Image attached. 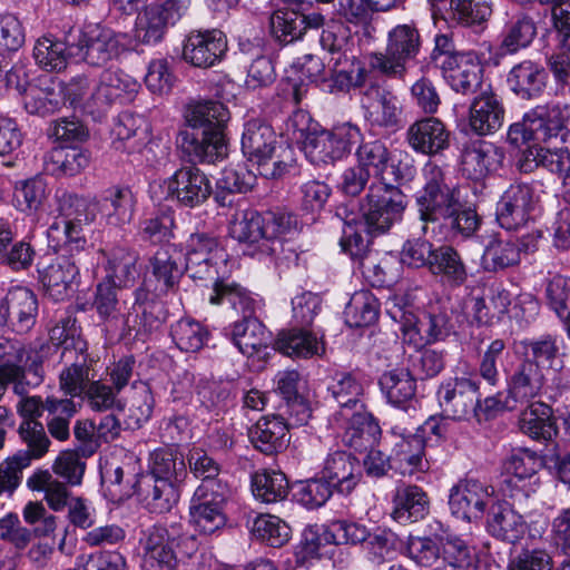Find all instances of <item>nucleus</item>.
I'll list each match as a JSON object with an SVG mask.
<instances>
[{"instance_id":"e2e57ef3","label":"nucleus","mask_w":570,"mask_h":570,"mask_svg":"<svg viewBox=\"0 0 570 570\" xmlns=\"http://www.w3.org/2000/svg\"><path fill=\"white\" fill-rule=\"evenodd\" d=\"M47 412L49 419L47 429L50 435L58 441H66L70 436V420L76 413V405L71 399L47 397Z\"/></svg>"},{"instance_id":"864d4df0","label":"nucleus","mask_w":570,"mask_h":570,"mask_svg":"<svg viewBox=\"0 0 570 570\" xmlns=\"http://www.w3.org/2000/svg\"><path fill=\"white\" fill-rule=\"evenodd\" d=\"M328 544H335V538L330 527H307L303 531L302 540L295 549V563L304 567L313 560H318L322 556L321 549Z\"/></svg>"},{"instance_id":"4d7b16f0","label":"nucleus","mask_w":570,"mask_h":570,"mask_svg":"<svg viewBox=\"0 0 570 570\" xmlns=\"http://www.w3.org/2000/svg\"><path fill=\"white\" fill-rule=\"evenodd\" d=\"M327 391L342 409V415H344L343 411L352 410L354 412L363 409L360 400L363 386L352 373H336Z\"/></svg>"},{"instance_id":"5701e85b","label":"nucleus","mask_w":570,"mask_h":570,"mask_svg":"<svg viewBox=\"0 0 570 570\" xmlns=\"http://www.w3.org/2000/svg\"><path fill=\"white\" fill-rule=\"evenodd\" d=\"M227 50L225 35L217 29L191 32L184 45V59L195 67L208 68L222 59Z\"/></svg>"},{"instance_id":"5fc2aeb1","label":"nucleus","mask_w":570,"mask_h":570,"mask_svg":"<svg viewBox=\"0 0 570 570\" xmlns=\"http://www.w3.org/2000/svg\"><path fill=\"white\" fill-rule=\"evenodd\" d=\"M27 484L33 491H43L45 499L53 511L63 510L73 498L67 484L55 479L48 470L36 471Z\"/></svg>"},{"instance_id":"79ce46f5","label":"nucleus","mask_w":570,"mask_h":570,"mask_svg":"<svg viewBox=\"0 0 570 570\" xmlns=\"http://www.w3.org/2000/svg\"><path fill=\"white\" fill-rule=\"evenodd\" d=\"M379 385L386 401L397 407H404L413 400L416 392V380L404 367L383 372L379 379Z\"/></svg>"},{"instance_id":"a878e982","label":"nucleus","mask_w":570,"mask_h":570,"mask_svg":"<svg viewBox=\"0 0 570 570\" xmlns=\"http://www.w3.org/2000/svg\"><path fill=\"white\" fill-rule=\"evenodd\" d=\"M124 289L108 282H99L96 287L92 306L102 323L112 331L129 327Z\"/></svg>"},{"instance_id":"423d86ee","label":"nucleus","mask_w":570,"mask_h":570,"mask_svg":"<svg viewBox=\"0 0 570 570\" xmlns=\"http://www.w3.org/2000/svg\"><path fill=\"white\" fill-rule=\"evenodd\" d=\"M448 43L445 36L436 37L435 48L431 53V62L440 68L449 86L458 94L478 95L485 89L483 83V66L472 52H452L441 50Z\"/></svg>"},{"instance_id":"680f3d73","label":"nucleus","mask_w":570,"mask_h":570,"mask_svg":"<svg viewBox=\"0 0 570 570\" xmlns=\"http://www.w3.org/2000/svg\"><path fill=\"white\" fill-rule=\"evenodd\" d=\"M380 433L381 429L373 417L356 410L345 431L344 442L355 450H366L376 442Z\"/></svg>"},{"instance_id":"69168bd1","label":"nucleus","mask_w":570,"mask_h":570,"mask_svg":"<svg viewBox=\"0 0 570 570\" xmlns=\"http://www.w3.org/2000/svg\"><path fill=\"white\" fill-rule=\"evenodd\" d=\"M417 333L425 343L444 341L453 331L451 316L446 309L431 306L424 312L416 323Z\"/></svg>"},{"instance_id":"c756f323","label":"nucleus","mask_w":570,"mask_h":570,"mask_svg":"<svg viewBox=\"0 0 570 570\" xmlns=\"http://www.w3.org/2000/svg\"><path fill=\"white\" fill-rule=\"evenodd\" d=\"M548 73L538 61L524 59L510 69L507 83L520 99L531 100L540 97L546 89Z\"/></svg>"},{"instance_id":"37998d69","label":"nucleus","mask_w":570,"mask_h":570,"mask_svg":"<svg viewBox=\"0 0 570 570\" xmlns=\"http://www.w3.org/2000/svg\"><path fill=\"white\" fill-rule=\"evenodd\" d=\"M519 425L533 440L549 441L558 432L552 409L542 402H533L522 411Z\"/></svg>"},{"instance_id":"7ed1b4c3","label":"nucleus","mask_w":570,"mask_h":570,"mask_svg":"<svg viewBox=\"0 0 570 570\" xmlns=\"http://www.w3.org/2000/svg\"><path fill=\"white\" fill-rule=\"evenodd\" d=\"M242 151L257 171L267 179H277L293 166L292 150L277 145V137L271 125L254 119L245 125L242 136Z\"/></svg>"},{"instance_id":"2f4dec72","label":"nucleus","mask_w":570,"mask_h":570,"mask_svg":"<svg viewBox=\"0 0 570 570\" xmlns=\"http://www.w3.org/2000/svg\"><path fill=\"white\" fill-rule=\"evenodd\" d=\"M248 435L255 449L266 455H273L286 448L288 424L282 414L266 415L256 422Z\"/></svg>"},{"instance_id":"ea45409f","label":"nucleus","mask_w":570,"mask_h":570,"mask_svg":"<svg viewBox=\"0 0 570 570\" xmlns=\"http://www.w3.org/2000/svg\"><path fill=\"white\" fill-rule=\"evenodd\" d=\"M181 254L173 244L160 246L150 258L151 273L157 282L155 291L167 293L183 276Z\"/></svg>"},{"instance_id":"6e6552de","label":"nucleus","mask_w":570,"mask_h":570,"mask_svg":"<svg viewBox=\"0 0 570 570\" xmlns=\"http://www.w3.org/2000/svg\"><path fill=\"white\" fill-rule=\"evenodd\" d=\"M362 138L357 126L350 122L338 125L332 130L309 131L305 136L303 150L314 165L334 164L347 156L352 146Z\"/></svg>"},{"instance_id":"473e14b6","label":"nucleus","mask_w":570,"mask_h":570,"mask_svg":"<svg viewBox=\"0 0 570 570\" xmlns=\"http://www.w3.org/2000/svg\"><path fill=\"white\" fill-rule=\"evenodd\" d=\"M106 258L105 277L101 282L127 288L134 284L137 275L138 255L129 247L116 245L101 249Z\"/></svg>"},{"instance_id":"b1692460","label":"nucleus","mask_w":570,"mask_h":570,"mask_svg":"<svg viewBox=\"0 0 570 570\" xmlns=\"http://www.w3.org/2000/svg\"><path fill=\"white\" fill-rule=\"evenodd\" d=\"M324 21L320 12L304 14L294 9H278L269 18V28L275 40L286 45L299 39L307 29L323 27Z\"/></svg>"},{"instance_id":"0eeeda50","label":"nucleus","mask_w":570,"mask_h":570,"mask_svg":"<svg viewBox=\"0 0 570 570\" xmlns=\"http://www.w3.org/2000/svg\"><path fill=\"white\" fill-rule=\"evenodd\" d=\"M59 216L48 229L50 238L57 245L63 244L72 249L83 248L87 239L83 226L90 224L96 217V204L75 194L63 191L58 196Z\"/></svg>"},{"instance_id":"cd10ccee","label":"nucleus","mask_w":570,"mask_h":570,"mask_svg":"<svg viewBox=\"0 0 570 570\" xmlns=\"http://www.w3.org/2000/svg\"><path fill=\"white\" fill-rule=\"evenodd\" d=\"M322 476L340 493H351L362 479L360 461L351 453H330L322 468Z\"/></svg>"},{"instance_id":"bb28decb","label":"nucleus","mask_w":570,"mask_h":570,"mask_svg":"<svg viewBox=\"0 0 570 570\" xmlns=\"http://www.w3.org/2000/svg\"><path fill=\"white\" fill-rule=\"evenodd\" d=\"M229 337L239 352L247 357H265L271 342V334L255 313L243 315L240 321L230 326Z\"/></svg>"},{"instance_id":"13d9d810","label":"nucleus","mask_w":570,"mask_h":570,"mask_svg":"<svg viewBox=\"0 0 570 570\" xmlns=\"http://www.w3.org/2000/svg\"><path fill=\"white\" fill-rule=\"evenodd\" d=\"M537 36V24L534 20L527 14L515 16L507 23L500 49L504 53H515L520 49L527 48Z\"/></svg>"},{"instance_id":"dca6fc26","label":"nucleus","mask_w":570,"mask_h":570,"mask_svg":"<svg viewBox=\"0 0 570 570\" xmlns=\"http://www.w3.org/2000/svg\"><path fill=\"white\" fill-rule=\"evenodd\" d=\"M492 493V488L479 480H460L450 491V510L453 515L468 522L480 520Z\"/></svg>"},{"instance_id":"aec40b11","label":"nucleus","mask_w":570,"mask_h":570,"mask_svg":"<svg viewBox=\"0 0 570 570\" xmlns=\"http://www.w3.org/2000/svg\"><path fill=\"white\" fill-rule=\"evenodd\" d=\"M504 106L491 85H485L472 100L469 108V126L479 136L498 131L504 120Z\"/></svg>"},{"instance_id":"49530a36","label":"nucleus","mask_w":570,"mask_h":570,"mask_svg":"<svg viewBox=\"0 0 570 570\" xmlns=\"http://www.w3.org/2000/svg\"><path fill=\"white\" fill-rule=\"evenodd\" d=\"M275 348L292 358H308L324 352L316 335L302 328L279 333Z\"/></svg>"},{"instance_id":"c03bdc74","label":"nucleus","mask_w":570,"mask_h":570,"mask_svg":"<svg viewBox=\"0 0 570 570\" xmlns=\"http://www.w3.org/2000/svg\"><path fill=\"white\" fill-rule=\"evenodd\" d=\"M542 466L541 459L535 452L528 449H518L512 451L510 456L504 462V471L507 478L503 481L501 490L508 489V493L517 489L524 490L517 482H521L534 475Z\"/></svg>"},{"instance_id":"a18cd8bd","label":"nucleus","mask_w":570,"mask_h":570,"mask_svg":"<svg viewBox=\"0 0 570 570\" xmlns=\"http://www.w3.org/2000/svg\"><path fill=\"white\" fill-rule=\"evenodd\" d=\"M213 292L208 301L213 305L229 304L230 307L242 315L255 313L256 301L243 286L225 278L215 277Z\"/></svg>"},{"instance_id":"a19ab883","label":"nucleus","mask_w":570,"mask_h":570,"mask_svg":"<svg viewBox=\"0 0 570 570\" xmlns=\"http://www.w3.org/2000/svg\"><path fill=\"white\" fill-rule=\"evenodd\" d=\"M75 350H79L76 360L59 374V389L71 400L72 397L82 396L88 385L94 381L92 361L86 353V343L77 342Z\"/></svg>"},{"instance_id":"2eb2a0df","label":"nucleus","mask_w":570,"mask_h":570,"mask_svg":"<svg viewBox=\"0 0 570 570\" xmlns=\"http://www.w3.org/2000/svg\"><path fill=\"white\" fill-rule=\"evenodd\" d=\"M226 262V255L218 239L206 233H194L186 244L185 269L194 279H214L217 264Z\"/></svg>"},{"instance_id":"774afa93","label":"nucleus","mask_w":570,"mask_h":570,"mask_svg":"<svg viewBox=\"0 0 570 570\" xmlns=\"http://www.w3.org/2000/svg\"><path fill=\"white\" fill-rule=\"evenodd\" d=\"M171 337L177 347L185 352L199 351L208 338V331L197 321L181 318L171 326Z\"/></svg>"},{"instance_id":"09e8293b","label":"nucleus","mask_w":570,"mask_h":570,"mask_svg":"<svg viewBox=\"0 0 570 570\" xmlns=\"http://www.w3.org/2000/svg\"><path fill=\"white\" fill-rule=\"evenodd\" d=\"M534 125L539 129V141H563V132L570 134L567 122L570 119V111L567 105H551L537 108L533 112Z\"/></svg>"},{"instance_id":"20e7f679","label":"nucleus","mask_w":570,"mask_h":570,"mask_svg":"<svg viewBox=\"0 0 570 570\" xmlns=\"http://www.w3.org/2000/svg\"><path fill=\"white\" fill-rule=\"evenodd\" d=\"M399 181H371L366 195L360 200L362 220L357 225L368 235L384 234L402 219L407 202L395 185Z\"/></svg>"},{"instance_id":"ddd939ff","label":"nucleus","mask_w":570,"mask_h":570,"mask_svg":"<svg viewBox=\"0 0 570 570\" xmlns=\"http://www.w3.org/2000/svg\"><path fill=\"white\" fill-rule=\"evenodd\" d=\"M139 88V82L131 76L119 70H105L86 106L91 112L101 114L114 105L132 101Z\"/></svg>"},{"instance_id":"3c124183","label":"nucleus","mask_w":570,"mask_h":570,"mask_svg":"<svg viewBox=\"0 0 570 570\" xmlns=\"http://www.w3.org/2000/svg\"><path fill=\"white\" fill-rule=\"evenodd\" d=\"M102 208L112 226L129 224L134 217L136 197L128 187L112 186L105 190Z\"/></svg>"},{"instance_id":"603ef678","label":"nucleus","mask_w":570,"mask_h":570,"mask_svg":"<svg viewBox=\"0 0 570 570\" xmlns=\"http://www.w3.org/2000/svg\"><path fill=\"white\" fill-rule=\"evenodd\" d=\"M520 263V248L511 240L493 237L485 245L481 266L485 272L498 273Z\"/></svg>"},{"instance_id":"393cba45","label":"nucleus","mask_w":570,"mask_h":570,"mask_svg":"<svg viewBox=\"0 0 570 570\" xmlns=\"http://www.w3.org/2000/svg\"><path fill=\"white\" fill-rule=\"evenodd\" d=\"M429 273L452 289L462 287L471 277L470 268L462 253L449 244L435 247Z\"/></svg>"},{"instance_id":"9b49d317","label":"nucleus","mask_w":570,"mask_h":570,"mask_svg":"<svg viewBox=\"0 0 570 570\" xmlns=\"http://www.w3.org/2000/svg\"><path fill=\"white\" fill-rule=\"evenodd\" d=\"M166 199L194 208L204 204L213 193L207 175L195 165L183 166L164 180Z\"/></svg>"},{"instance_id":"052dcab7","label":"nucleus","mask_w":570,"mask_h":570,"mask_svg":"<svg viewBox=\"0 0 570 570\" xmlns=\"http://www.w3.org/2000/svg\"><path fill=\"white\" fill-rule=\"evenodd\" d=\"M520 344L525 356L523 361L538 365L540 370L553 368L559 361L560 348L553 335L524 340Z\"/></svg>"},{"instance_id":"e433bc0d","label":"nucleus","mask_w":570,"mask_h":570,"mask_svg":"<svg viewBox=\"0 0 570 570\" xmlns=\"http://www.w3.org/2000/svg\"><path fill=\"white\" fill-rule=\"evenodd\" d=\"M18 434L27 449L18 451L7 460L22 472L33 460L46 455L51 442L46 434L43 424L37 420H23L19 425Z\"/></svg>"},{"instance_id":"39448f33","label":"nucleus","mask_w":570,"mask_h":570,"mask_svg":"<svg viewBox=\"0 0 570 570\" xmlns=\"http://www.w3.org/2000/svg\"><path fill=\"white\" fill-rule=\"evenodd\" d=\"M421 47L422 37L416 23H399L387 32L384 52L368 56V66L385 77L404 79L407 73L406 62L419 56Z\"/></svg>"},{"instance_id":"f3484780","label":"nucleus","mask_w":570,"mask_h":570,"mask_svg":"<svg viewBox=\"0 0 570 570\" xmlns=\"http://www.w3.org/2000/svg\"><path fill=\"white\" fill-rule=\"evenodd\" d=\"M178 0L153 3L140 12L136 20L135 36L145 45L159 42L169 24H174L183 14Z\"/></svg>"},{"instance_id":"4be33fe9","label":"nucleus","mask_w":570,"mask_h":570,"mask_svg":"<svg viewBox=\"0 0 570 570\" xmlns=\"http://www.w3.org/2000/svg\"><path fill=\"white\" fill-rule=\"evenodd\" d=\"M397 426L393 428L395 436L391 453L393 468L403 475H413L416 472H424L429 469V462L425 460V442L423 435L400 433Z\"/></svg>"},{"instance_id":"f704fd0d","label":"nucleus","mask_w":570,"mask_h":570,"mask_svg":"<svg viewBox=\"0 0 570 570\" xmlns=\"http://www.w3.org/2000/svg\"><path fill=\"white\" fill-rule=\"evenodd\" d=\"M546 383L544 374L538 365L522 361L508 381L507 406L513 409L510 402L527 403L540 395Z\"/></svg>"},{"instance_id":"a211bd4d","label":"nucleus","mask_w":570,"mask_h":570,"mask_svg":"<svg viewBox=\"0 0 570 570\" xmlns=\"http://www.w3.org/2000/svg\"><path fill=\"white\" fill-rule=\"evenodd\" d=\"M360 104L364 118L371 126L392 128L397 125L401 112L397 98L379 83L371 82L361 91Z\"/></svg>"},{"instance_id":"4468645a","label":"nucleus","mask_w":570,"mask_h":570,"mask_svg":"<svg viewBox=\"0 0 570 570\" xmlns=\"http://www.w3.org/2000/svg\"><path fill=\"white\" fill-rule=\"evenodd\" d=\"M438 400L444 417L455 421L470 420L479 404V383L468 377H455L441 384Z\"/></svg>"},{"instance_id":"de8ad7c7","label":"nucleus","mask_w":570,"mask_h":570,"mask_svg":"<svg viewBox=\"0 0 570 570\" xmlns=\"http://www.w3.org/2000/svg\"><path fill=\"white\" fill-rule=\"evenodd\" d=\"M150 475L155 480L184 482L187 469L184 455L175 448H161L150 455Z\"/></svg>"},{"instance_id":"4c0bfd02","label":"nucleus","mask_w":570,"mask_h":570,"mask_svg":"<svg viewBox=\"0 0 570 570\" xmlns=\"http://www.w3.org/2000/svg\"><path fill=\"white\" fill-rule=\"evenodd\" d=\"M10 317V325L17 333H27L36 324L38 299L27 287H14L3 298Z\"/></svg>"},{"instance_id":"1a4fd4ad","label":"nucleus","mask_w":570,"mask_h":570,"mask_svg":"<svg viewBox=\"0 0 570 570\" xmlns=\"http://www.w3.org/2000/svg\"><path fill=\"white\" fill-rule=\"evenodd\" d=\"M124 39L125 35L94 26L79 31L77 37L70 35L68 46L73 55L79 56L88 65L102 67L117 59L125 50Z\"/></svg>"},{"instance_id":"f8f14e48","label":"nucleus","mask_w":570,"mask_h":570,"mask_svg":"<svg viewBox=\"0 0 570 570\" xmlns=\"http://www.w3.org/2000/svg\"><path fill=\"white\" fill-rule=\"evenodd\" d=\"M503 494L512 502H504L491 509L488 519V531L492 537L514 544L523 538L528 530L524 515L515 508L521 509L523 501L528 500L529 495L521 489H517L515 492L511 490L509 493L508 489H503Z\"/></svg>"},{"instance_id":"7c9ffc66","label":"nucleus","mask_w":570,"mask_h":570,"mask_svg":"<svg viewBox=\"0 0 570 570\" xmlns=\"http://www.w3.org/2000/svg\"><path fill=\"white\" fill-rule=\"evenodd\" d=\"M184 482L155 480L151 476H140L134 484L135 493L142 497L149 510L154 513L169 512L181 495Z\"/></svg>"},{"instance_id":"6ab92c4d","label":"nucleus","mask_w":570,"mask_h":570,"mask_svg":"<svg viewBox=\"0 0 570 570\" xmlns=\"http://www.w3.org/2000/svg\"><path fill=\"white\" fill-rule=\"evenodd\" d=\"M451 132L436 117H424L411 124L406 130L410 147L425 156H438L450 147Z\"/></svg>"},{"instance_id":"72a5a7b5","label":"nucleus","mask_w":570,"mask_h":570,"mask_svg":"<svg viewBox=\"0 0 570 570\" xmlns=\"http://www.w3.org/2000/svg\"><path fill=\"white\" fill-rule=\"evenodd\" d=\"M393 510L391 517L400 522H416L423 519L429 512V497L426 492L415 485L401 483L395 488L393 498Z\"/></svg>"},{"instance_id":"412c9836","label":"nucleus","mask_w":570,"mask_h":570,"mask_svg":"<svg viewBox=\"0 0 570 570\" xmlns=\"http://www.w3.org/2000/svg\"><path fill=\"white\" fill-rule=\"evenodd\" d=\"M356 164L374 178L372 181L401 180L403 174L392 159L391 151L380 139L360 140Z\"/></svg>"},{"instance_id":"8fccbe9b","label":"nucleus","mask_w":570,"mask_h":570,"mask_svg":"<svg viewBox=\"0 0 570 570\" xmlns=\"http://www.w3.org/2000/svg\"><path fill=\"white\" fill-rule=\"evenodd\" d=\"M230 234L240 243L256 244L263 253L272 254L275 248L265 244L264 225L262 213L254 209L237 212L230 222Z\"/></svg>"},{"instance_id":"9d476101","label":"nucleus","mask_w":570,"mask_h":570,"mask_svg":"<svg viewBox=\"0 0 570 570\" xmlns=\"http://www.w3.org/2000/svg\"><path fill=\"white\" fill-rule=\"evenodd\" d=\"M537 184L514 181L503 191L497 205V220L502 228L515 230L531 218L540 202Z\"/></svg>"},{"instance_id":"f03ea898","label":"nucleus","mask_w":570,"mask_h":570,"mask_svg":"<svg viewBox=\"0 0 570 570\" xmlns=\"http://www.w3.org/2000/svg\"><path fill=\"white\" fill-rule=\"evenodd\" d=\"M188 127L180 130L177 145L190 160L214 164L227 155L225 128L229 111L219 101H199L186 114Z\"/></svg>"},{"instance_id":"58836bf2","label":"nucleus","mask_w":570,"mask_h":570,"mask_svg":"<svg viewBox=\"0 0 570 570\" xmlns=\"http://www.w3.org/2000/svg\"><path fill=\"white\" fill-rule=\"evenodd\" d=\"M79 274V268L71 257H57L40 272V279L48 296L53 301H63Z\"/></svg>"},{"instance_id":"338daca9","label":"nucleus","mask_w":570,"mask_h":570,"mask_svg":"<svg viewBox=\"0 0 570 570\" xmlns=\"http://www.w3.org/2000/svg\"><path fill=\"white\" fill-rule=\"evenodd\" d=\"M320 42L332 55L331 62L335 65L343 63V59H351L354 53L351 32L341 22L328 23L322 31Z\"/></svg>"},{"instance_id":"c9c22d12","label":"nucleus","mask_w":570,"mask_h":570,"mask_svg":"<svg viewBox=\"0 0 570 570\" xmlns=\"http://www.w3.org/2000/svg\"><path fill=\"white\" fill-rule=\"evenodd\" d=\"M176 539L161 525H154L146 539L144 570H175L177 557L174 552Z\"/></svg>"},{"instance_id":"f257e3e1","label":"nucleus","mask_w":570,"mask_h":570,"mask_svg":"<svg viewBox=\"0 0 570 570\" xmlns=\"http://www.w3.org/2000/svg\"><path fill=\"white\" fill-rule=\"evenodd\" d=\"M424 184L416 195V206L422 230L428 234L452 233L471 237L481 225V217L460 200V190L453 186L445 171L433 163L423 168Z\"/></svg>"},{"instance_id":"6e6d98bb","label":"nucleus","mask_w":570,"mask_h":570,"mask_svg":"<svg viewBox=\"0 0 570 570\" xmlns=\"http://www.w3.org/2000/svg\"><path fill=\"white\" fill-rule=\"evenodd\" d=\"M253 494L265 503L284 500L289 490L288 480L281 471L264 470L252 478Z\"/></svg>"},{"instance_id":"c85d7f7f","label":"nucleus","mask_w":570,"mask_h":570,"mask_svg":"<svg viewBox=\"0 0 570 570\" xmlns=\"http://www.w3.org/2000/svg\"><path fill=\"white\" fill-rule=\"evenodd\" d=\"M503 160V153L485 141L471 142L462 149L461 171L471 180L479 181L497 171Z\"/></svg>"},{"instance_id":"0e129e2a","label":"nucleus","mask_w":570,"mask_h":570,"mask_svg":"<svg viewBox=\"0 0 570 570\" xmlns=\"http://www.w3.org/2000/svg\"><path fill=\"white\" fill-rule=\"evenodd\" d=\"M373 71L356 59L354 53L351 59H343V63L333 62V83L340 91H348L351 88H366L370 72Z\"/></svg>"},{"instance_id":"bf43d9fd","label":"nucleus","mask_w":570,"mask_h":570,"mask_svg":"<svg viewBox=\"0 0 570 570\" xmlns=\"http://www.w3.org/2000/svg\"><path fill=\"white\" fill-rule=\"evenodd\" d=\"M379 308V302L371 292H356L345 307L346 323L351 327L370 326L376 322Z\"/></svg>"}]
</instances>
